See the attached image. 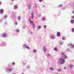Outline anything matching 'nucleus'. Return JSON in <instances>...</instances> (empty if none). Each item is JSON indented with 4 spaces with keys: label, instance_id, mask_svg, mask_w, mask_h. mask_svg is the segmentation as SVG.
Instances as JSON below:
<instances>
[{
    "label": "nucleus",
    "instance_id": "obj_55",
    "mask_svg": "<svg viewBox=\"0 0 74 74\" xmlns=\"http://www.w3.org/2000/svg\"><path fill=\"white\" fill-rule=\"evenodd\" d=\"M12 74H16V73H12Z\"/></svg>",
    "mask_w": 74,
    "mask_h": 74
},
{
    "label": "nucleus",
    "instance_id": "obj_48",
    "mask_svg": "<svg viewBox=\"0 0 74 74\" xmlns=\"http://www.w3.org/2000/svg\"><path fill=\"white\" fill-rule=\"evenodd\" d=\"M1 5V2L0 1V5Z\"/></svg>",
    "mask_w": 74,
    "mask_h": 74
},
{
    "label": "nucleus",
    "instance_id": "obj_35",
    "mask_svg": "<svg viewBox=\"0 0 74 74\" xmlns=\"http://www.w3.org/2000/svg\"><path fill=\"white\" fill-rule=\"evenodd\" d=\"M62 9L63 10H66V8L65 7L62 8Z\"/></svg>",
    "mask_w": 74,
    "mask_h": 74
},
{
    "label": "nucleus",
    "instance_id": "obj_2",
    "mask_svg": "<svg viewBox=\"0 0 74 74\" xmlns=\"http://www.w3.org/2000/svg\"><path fill=\"white\" fill-rule=\"evenodd\" d=\"M23 48H26L27 49L29 50L30 49V48L29 46H27V44H24L22 45Z\"/></svg>",
    "mask_w": 74,
    "mask_h": 74
},
{
    "label": "nucleus",
    "instance_id": "obj_6",
    "mask_svg": "<svg viewBox=\"0 0 74 74\" xmlns=\"http://www.w3.org/2000/svg\"><path fill=\"white\" fill-rule=\"evenodd\" d=\"M2 37H4L5 38L7 37V34H2Z\"/></svg>",
    "mask_w": 74,
    "mask_h": 74
},
{
    "label": "nucleus",
    "instance_id": "obj_42",
    "mask_svg": "<svg viewBox=\"0 0 74 74\" xmlns=\"http://www.w3.org/2000/svg\"><path fill=\"white\" fill-rule=\"evenodd\" d=\"M44 28H46L47 27V26L45 25H44Z\"/></svg>",
    "mask_w": 74,
    "mask_h": 74
},
{
    "label": "nucleus",
    "instance_id": "obj_56",
    "mask_svg": "<svg viewBox=\"0 0 74 74\" xmlns=\"http://www.w3.org/2000/svg\"><path fill=\"white\" fill-rule=\"evenodd\" d=\"M45 7V6H44V5L43 6V7Z\"/></svg>",
    "mask_w": 74,
    "mask_h": 74
},
{
    "label": "nucleus",
    "instance_id": "obj_37",
    "mask_svg": "<svg viewBox=\"0 0 74 74\" xmlns=\"http://www.w3.org/2000/svg\"><path fill=\"white\" fill-rule=\"evenodd\" d=\"M38 17H41V14H39L38 15Z\"/></svg>",
    "mask_w": 74,
    "mask_h": 74
},
{
    "label": "nucleus",
    "instance_id": "obj_11",
    "mask_svg": "<svg viewBox=\"0 0 74 74\" xmlns=\"http://www.w3.org/2000/svg\"><path fill=\"white\" fill-rule=\"evenodd\" d=\"M4 12V10L3 9H1L0 10V13L1 14H2V13H3Z\"/></svg>",
    "mask_w": 74,
    "mask_h": 74
},
{
    "label": "nucleus",
    "instance_id": "obj_22",
    "mask_svg": "<svg viewBox=\"0 0 74 74\" xmlns=\"http://www.w3.org/2000/svg\"><path fill=\"white\" fill-rule=\"evenodd\" d=\"M50 70H51V71H53V70H54V69L53 68L50 67Z\"/></svg>",
    "mask_w": 74,
    "mask_h": 74
},
{
    "label": "nucleus",
    "instance_id": "obj_26",
    "mask_svg": "<svg viewBox=\"0 0 74 74\" xmlns=\"http://www.w3.org/2000/svg\"><path fill=\"white\" fill-rule=\"evenodd\" d=\"M45 20V17H42V20L44 21Z\"/></svg>",
    "mask_w": 74,
    "mask_h": 74
},
{
    "label": "nucleus",
    "instance_id": "obj_41",
    "mask_svg": "<svg viewBox=\"0 0 74 74\" xmlns=\"http://www.w3.org/2000/svg\"><path fill=\"white\" fill-rule=\"evenodd\" d=\"M51 55L50 54H48L47 55V56H50Z\"/></svg>",
    "mask_w": 74,
    "mask_h": 74
},
{
    "label": "nucleus",
    "instance_id": "obj_5",
    "mask_svg": "<svg viewBox=\"0 0 74 74\" xmlns=\"http://www.w3.org/2000/svg\"><path fill=\"white\" fill-rule=\"evenodd\" d=\"M7 70L9 72H11V71H12V68H7Z\"/></svg>",
    "mask_w": 74,
    "mask_h": 74
},
{
    "label": "nucleus",
    "instance_id": "obj_21",
    "mask_svg": "<svg viewBox=\"0 0 74 74\" xmlns=\"http://www.w3.org/2000/svg\"><path fill=\"white\" fill-rule=\"evenodd\" d=\"M27 69H30V66L29 65H27Z\"/></svg>",
    "mask_w": 74,
    "mask_h": 74
},
{
    "label": "nucleus",
    "instance_id": "obj_50",
    "mask_svg": "<svg viewBox=\"0 0 74 74\" xmlns=\"http://www.w3.org/2000/svg\"><path fill=\"white\" fill-rule=\"evenodd\" d=\"M72 13V14H74V10L73 11Z\"/></svg>",
    "mask_w": 74,
    "mask_h": 74
},
{
    "label": "nucleus",
    "instance_id": "obj_43",
    "mask_svg": "<svg viewBox=\"0 0 74 74\" xmlns=\"http://www.w3.org/2000/svg\"><path fill=\"white\" fill-rule=\"evenodd\" d=\"M29 22H30L31 21H32V20H31V19H30V18H29Z\"/></svg>",
    "mask_w": 74,
    "mask_h": 74
},
{
    "label": "nucleus",
    "instance_id": "obj_29",
    "mask_svg": "<svg viewBox=\"0 0 74 74\" xmlns=\"http://www.w3.org/2000/svg\"><path fill=\"white\" fill-rule=\"evenodd\" d=\"M58 50V49H57V48L56 47H55L54 48V50L55 51H57V50Z\"/></svg>",
    "mask_w": 74,
    "mask_h": 74
},
{
    "label": "nucleus",
    "instance_id": "obj_1",
    "mask_svg": "<svg viewBox=\"0 0 74 74\" xmlns=\"http://www.w3.org/2000/svg\"><path fill=\"white\" fill-rule=\"evenodd\" d=\"M7 45V43L5 42H3L0 43V46L1 47H5Z\"/></svg>",
    "mask_w": 74,
    "mask_h": 74
},
{
    "label": "nucleus",
    "instance_id": "obj_15",
    "mask_svg": "<svg viewBox=\"0 0 74 74\" xmlns=\"http://www.w3.org/2000/svg\"><path fill=\"white\" fill-rule=\"evenodd\" d=\"M17 8H18V6H17L16 5L14 6V10H16Z\"/></svg>",
    "mask_w": 74,
    "mask_h": 74
},
{
    "label": "nucleus",
    "instance_id": "obj_44",
    "mask_svg": "<svg viewBox=\"0 0 74 74\" xmlns=\"http://www.w3.org/2000/svg\"><path fill=\"white\" fill-rule=\"evenodd\" d=\"M39 2H42V0H39Z\"/></svg>",
    "mask_w": 74,
    "mask_h": 74
},
{
    "label": "nucleus",
    "instance_id": "obj_3",
    "mask_svg": "<svg viewBox=\"0 0 74 74\" xmlns=\"http://www.w3.org/2000/svg\"><path fill=\"white\" fill-rule=\"evenodd\" d=\"M59 60H60L61 64H63L65 62V60L63 58H60Z\"/></svg>",
    "mask_w": 74,
    "mask_h": 74
},
{
    "label": "nucleus",
    "instance_id": "obj_31",
    "mask_svg": "<svg viewBox=\"0 0 74 74\" xmlns=\"http://www.w3.org/2000/svg\"><path fill=\"white\" fill-rule=\"evenodd\" d=\"M34 6H35L36 7H37L38 6L37 4L36 3L34 4Z\"/></svg>",
    "mask_w": 74,
    "mask_h": 74
},
{
    "label": "nucleus",
    "instance_id": "obj_18",
    "mask_svg": "<svg viewBox=\"0 0 74 74\" xmlns=\"http://www.w3.org/2000/svg\"><path fill=\"white\" fill-rule=\"evenodd\" d=\"M69 66L70 68H72L73 67H74V66L72 64H70Z\"/></svg>",
    "mask_w": 74,
    "mask_h": 74
},
{
    "label": "nucleus",
    "instance_id": "obj_28",
    "mask_svg": "<svg viewBox=\"0 0 74 74\" xmlns=\"http://www.w3.org/2000/svg\"><path fill=\"white\" fill-rule=\"evenodd\" d=\"M62 40H66V39L64 38V37H63L62 38Z\"/></svg>",
    "mask_w": 74,
    "mask_h": 74
},
{
    "label": "nucleus",
    "instance_id": "obj_12",
    "mask_svg": "<svg viewBox=\"0 0 74 74\" xmlns=\"http://www.w3.org/2000/svg\"><path fill=\"white\" fill-rule=\"evenodd\" d=\"M43 51H44V52L45 53V52H46V51H47V49H46V47H43Z\"/></svg>",
    "mask_w": 74,
    "mask_h": 74
},
{
    "label": "nucleus",
    "instance_id": "obj_32",
    "mask_svg": "<svg viewBox=\"0 0 74 74\" xmlns=\"http://www.w3.org/2000/svg\"><path fill=\"white\" fill-rule=\"evenodd\" d=\"M63 44V42H60V45H62Z\"/></svg>",
    "mask_w": 74,
    "mask_h": 74
},
{
    "label": "nucleus",
    "instance_id": "obj_13",
    "mask_svg": "<svg viewBox=\"0 0 74 74\" xmlns=\"http://www.w3.org/2000/svg\"><path fill=\"white\" fill-rule=\"evenodd\" d=\"M63 58L64 59H66L67 58V56L66 55H64L63 56Z\"/></svg>",
    "mask_w": 74,
    "mask_h": 74
},
{
    "label": "nucleus",
    "instance_id": "obj_54",
    "mask_svg": "<svg viewBox=\"0 0 74 74\" xmlns=\"http://www.w3.org/2000/svg\"><path fill=\"white\" fill-rule=\"evenodd\" d=\"M67 50L68 51H69V49H67Z\"/></svg>",
    "mask_w": 74,
    "mask_h": 74
},
{
    "label": "nucleus",
    "instance_id": "obj_34",
    "mask_svg": "<svg viewBox=\"0 0 74 74\" xmlns=\"http://www.w3.org/2000/svg\"><path fill=\"white\" fill-rule=\"evenodd\" d=\"M15 63L14 62H12V65H15Z\"/></svg>",
    "mask_w": 74,
    "mask_h": 74
},
{
    "label": "nucleus",
    "instance_id": "obj_36",
    "mask_svg": "<svg viewBox=\"0 0 74 74\" xmlns=\"http://www.w3.org/2000/svg\"><path fill=\"white\" fill-rule=\"evenodd\" d=\"M18 23L17 22L14 23V25H18Z\"/></svg>",
    "mask_w": 74,
    "mask_h": 74
},
{
    "label": "nucleus",
    "instance_id": "obj_9",
    "mask_svg": "<svg viewBox=\"0 0 74 74\" xmlns=\"http://www.w3.org/2000/svg\"><path fill=\"white\" fill-rule=\"evenodd\" d=\"M31 15L32 17L33 18H34V12H32Z\"/></svg>",
    "mask_w": 74,
    "mask_h": 74
},
{
    "label": "nucleus",
    "instance_id": "obj_49",
    "mask_svg": "<svg viewBox=\"0 0 74 74\" xmlns=\"http://www.w3.org/2000/svg\"><path fill=\"white\" fill-rule=\"evenodd\" d=\"M72 48H74V45H73L72 46Z\"/></svg>",
    "mask_w": 74,
    "mask_h": 74
},
{
    "label": "nucleus",
    "instance_id": "obj_20",
    "mask_svg": "<svg viewBox=\"0 0 74 74\" xmlns=\"http://www.w3.org/2000/svg\"><path fill=\"white\" fill-rule=\"evenodd\" d=\"M16 32L17 33H19V30L18 29H17L16 30Z\"/></svg>",
    "mask_w": 74,
    "mask_h": 74
},
{
    "label": "nucleus",
    "instance_id": "obj_47",
    "mask_svg": "<svg viewBox=\"0 0 74 74\" xmlns=\"http://www.w3.org/2000/svg\"><path fill=\"white\" fill-rule=\"evenodd\" d=\"M22 28L23 29H25V27L24 26H23Z\"/></svg>",
    "mask_w": 74,
    "mask_h": 74
},
{
    "label": "nucleus",
    "instance_id": "obj_30",
    "mask_svg": "<svg viewBox=\"0 0 74 74\" xmlns=\"http://www.w3.org/2000/svg\"><path fill=\"white\" fill-rule=\"evenodd\" d=\"M62 6H63V5L60 4L59 5L58 7H62Z\"/></svg>",
    "mask_w": 74,
    "mask_h": 74
},
{
    "label": "nucleus",
    "instance_id": "obj_51",
    "mask_svg": "<svg viewBox=\"0 0 74 74\" xmlns=\"http://www.w3.org/2000/svg\"><path fill=\"white\" fill-rule=\"evenodd\" d=\"M30 34H32V33H33V32H30Z\"/></svg>",
    "mask_w": 74,
    "mask_h": 74
},
{
    "label": "nucleus",
    "instance_id": "obj_17",
    "mask_svg": "<svg viewBox=\"0 0 74 74\" xmlns=\"http://www.w3.org/2000/svg\"><path fill=\"white\" fill-rule=\"evenodd\" d=\"M57 71L58 72H60V71H62V69H58L57 70Z\"/></svg>",
    "mask_w": 74,
    "mask_h": 74
},
{
    "label": "nucleus",
    "instance_id": "obj_14",
    "mask_svg": "<svg viewBox=\"0 0 74 74\" xmlns=\"http://www.w3.org/2000/svg\"><path fill=\"white\" fill-rule=\"evenodd\" d=\"M50 38H51L52 39H55L54 37L52 35H51L50 36Z\"/></svg>",
    "mask_w": 74,
    "mask_h": 74
},
{
    "label": "nucleus",
    "instance_id": "obj_39",
    "mask_svg": "<svg viewBox=\"0 0 74 74\" xmlns=\"http://www.w3.org/2000/svg\"><path fill=\"white\" fill-rule=\"evenodd\" d=\"M71 18L72 19H74V16H72Z\"/></svg>",
    "mask_w": 74,
    "mask_h": 74
},
{
    "label": "nucleus",
    "instance_id": "obj_19",
    "mask_svg": "<svg viewBox=\"0 0 74 74\" xmlns=\"http://www.w3.org/2000/svg\"><path fill=\"white\" fill-rule=\"evenodd\" d=\"M65 55V53H64V52H62L61 53V55L62 56H64V55Z\"/></svg>",
    "mask_w": 74,
    "mask_h": 74
},
{
    "label": "nucleus",
    "instance_id": "obj_24",
    "mask_svg": "<svg viewBox=\"0 0 74 74\" xmlns=\"http://www.w3.org/2000/svg\"><path fill=\"white\" fill-rule=\"evenodd\" d=\"M41 27L40 25H39L38 26V29H41Z\"/></svg>",
    "mask_w": 74,
    "mask_h": 74
},
{
    "label": "nucleus",
    "instance_id": "obj_4",
    "mask_svg": "<svg viewBox=\"0 0 74 74\" xmlns=\"http://www.w3.org/2000/svg\"><path fill=\"white\" fill-rule=\"evenodd\" d=\"M29 22L30 24H32L33 28H35V27H36V26H35L34 23H33V21H29Z\"/></svg>",
    "mask_w": 74,
    "mask_h": 74
},
{
    "label": "nucleus",
    "instance_id": "obj_33",
    "mask_svg": "<svg viewBox=\"0 0 74 74\" xmlns=\"http://www.w3.org/2000/svg\"><path fill=\"white\" fill-rule=\"evenodd\" d=\"M18 19L19 21L21 19V17L20 16L18 17Z\"/></svg>",
    "mask_w": 74,
    "mask_h": 74
},
{
    "label": "nucleus",
    "instance_id": "obj_23",
    "mask_svg": "<svg viewBox=\"0 0 74 74\" xmlns=\"http://www.w3.org/2000/svg\"><path fill=\"white\" fill-rule=\"evenodd\" d=\"M33 52H34V53H36V52H37V50H36V49H34L33 50Z\"/></svg>",
    "mask_w": 74,
    "mask_h": 74
},
{
    "label": "nucleus",
    "instance_id": "obj_10",
    "mask_svg": "<svg viewBox=\"0 0 74 74\" xmlns=\"http://www.w3.org/2000/svg\"><path fill=\"white\" fill-rule=\"evenodd\" d=\"M70 22L71 24H73L74 23V20L73 19H71V20Z\"/></svg>",
    "mask_w": 74,
    "mask_h": 74
},
{
    "label": "nucleus",
    "instance_id": "obj_16",
    "mask_svg": "<svg viewBox=\"0 0 74 74\" xmlns=\"http://www.w3.org/2000/svg\"><path fill=\"white\" fill-rule=\"evenodd\" d=\"M71 45H72V44L71 43H68L67 44V46L68 47L71 46Z\"/></svg>",
    "mask_w": 74,
    "mask_h": 74
},
{
    "label": "nucleus",
    "instance_id": "obj_38",
    "mask_svg": "<svg viewBox=\"0 0 74 74\" xmlns=\"http://www.w3.org/2000/svg\"><path fill=\"white\" fill-rule=\"evenodd\" d=\"M4 23L5 25H7L8 23L7 22H5Z\"/></svg>",
    "mask_w": 74,
    "mask_h": 74
},
{
    "label": "nucleus",
    "instance_id": "obj_7",
    "mask_svg": "<svg viewBox=\"0 0 74 74\" xmlns=\"http://www.w3.org/2000/svg\"><path fill=\"white\" fill-rule=\"evenodd\" d=\"M28 8L29 10H31L32 9V4H29Z\"/></svg>",
    "mask_w": 74,
    "mask_h": 74
},
{
    "label": "nucleus",
    "instance_id": "obj_45",
    "mask_svg": "<svg viewBox=\"0 0 74 74\" xmlns=\"http://www.w3.org/2000/svg\"><path fill=\"white\" fill-rule=\"evenodd\" d=\"M64 70H66V67L65 66L64 68Z\"/></svg>",
    "mask_w": 74,
    "mask_h": 74
},
{
    "label": "nucleus",
    "instance_id": "obj_53",
    "mask_svg": "<svg viewBox=\"0 0 74 74\" xmlns=\"http://www.w3.org/2000/svg\"><path fill=\"white\" fill-rule=\"evenodd\" d=\"M23 65H25V63H23Z\"/></svg>",
    "mask_w": 74,
    "mask_h": 74
},
{
    "label": "nucleus",
    "instance_id": "obj_27",
    "mask_svg": "<svg viewBox=\"0 0 74 74\" xmlns=\"http://www.w3.org/2000/svg\"><path fill=\"white\" fill-rule=\"evenodd\" d=\"M71 32H72L73 33H74V28H73L72 29Z\"/></svg>",
    "mask_w": 74,
    "mask_h": 74
},
{
    "label": "nucleus",
    "instance_id": "obj_52",
    "mask_svg": "<svg viewBox=\"0 0 74 74\" xmlns=\"http://www.w3.org/2000/svg\"><path fill=\"white\" fill-rule=\"evenodd\" d=\"M15 0H11L12 1H14Z\"/></svg>",
    "mask_w": 74,
    "mask_h": 74
},
{
    "label": "nucleus",
    "instance_id": "obj_46",
    "mask_svg": "<svg viewBox=\"0 0 74 74\" xmlns=\"http://www.w3.org/2000/svg\"><path fill=\"white\" fill-rule=\"evenodd\" d=\"M2 21L3 20H2V19H1V20H0V22H2Z\"/></svg>",
    "mask_w": 74,
    "mask_h": 74
},
{
    "label": "nucleus",
    "instance_id": "obj_25",
    "mask_svg": "<svg viewBox=\"0 0 74 74\" xmlns=\"http://www.w3.org/2000/svg\"><path fill=\"white\" fill-rule=\"evenodd\" d=\"M15 13H16V12H12V15H15Z\"/></svg>",
    "mask_w": 74,
    "mask_h": 74
},
{
    "label": "nucleus",
    "instance_id": "obj_8",
    "mask_svg": "<svg viewBox=\"0 0 74 74\" xmlns=\"http://www.w3.org/2000/svg\"><path fill=\"white\" fill-rule=\"evenodd\" d=\"M57 35L58 37H60V32H58Z\"/></svg>",
    "mask_w": 74,
    "mask_h": 74
},
{
    "label": "nucleus",
    "instance_id": "obj_40",
    "mask_svg": "<svg viewBox=\"0 0 74 74\" xmlns=\"http://www.w3.org/2000/svg\"><path fill=\"white\" fill-rule=\"evenodd\" d=\"M7 15H5V16H4V18H7Z\"/></svg>",
    "mask_w": 74,
    "mask_h": 74
}]
</instances>
